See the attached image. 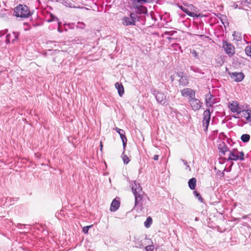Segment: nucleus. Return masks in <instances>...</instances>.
Returning a JSON list of instances; mask_svg holds the SVG:
<instances>
[{
  "instance_id": "nucleus-1",
  "label": "nucleus",
  "mask_w": 251,
  "mask_h": 251,
  "mask_svg": "<svg viewBox=\"0 0 251 251\" xmlns=\"http://www.w3.org/2000/svg\"><path fill=\"white\" fill-rule=\"evenodd\" d=\"M132 191L135 197V204L134 207L140 206H142L141 202L143 199V196L144 192L142 190L140 183H137L136 181H134L131 184Z\"/></svg>"
},
{
  "instance_id": "nucleus-2",
  "label": "nucleus",
  "mask_w": 251,
  "mask_h": 251,
  "mask_svg": "<svg viewBox=\"0 0 251 251\" xmlns=\"http://www.w3.org/2000/svg\"><path fill=\"white\" fill-rule=\"evenodd\" d=\"M29 8L26 5L19 4L14 9L13 15L22 19L27 18L31 15Z\"/></svg>"
},
{
  "instance_id": "nucleus-3",
  "label": "nucleus",
  "mask_w": 251,
  "mask_h": 251,
  "mask_svg": "<svg viewBox=\"0 0 251 251\" xmlns=\"http://www.w3.org/2000/svg\"><path fill=\"white\" fill-rule=\"evenodd\" d=\"M151 92L158 103L163 105H167L166 95L164 93L159 92L155 89H151Z\"/></svg>"
},
{
  "instance_id": "nucleus-4",
  "label": "nucleus",
  "mask_w": 251,
  "mask_h": 251,
  "mask_svg": "<svg viewBox=\"0 0 251 251\" xmlns=\"http://www.w3.org/2000/svg\"><path fill=\"white\" fill-rule=\"evenodd\" d=\"M223 48L224 49L225 51L229 57L232 56L235 53L234 47L230 43L226 41H223Z\"/></svg>"
},
{
  "instance_id": "nucleus-5",
  "label": "nucleus",
  "mask_w": 251,
  "mask_h": 251,
  "mask_svg": "<svg viewBox=\"0 0 251 251\" xmlns=\"http://www.w3.org/2000/svg\"><path fill=\"white\" fill-rule=\"evenodd\" d=\"M203 126L205 127L204 129V131H206L209 125L210 120L211 119V113L209 109H206L203 114Z\"/></svg>"
},
{
  "instance_id": "nucleus-6",
  "label": "nucleus",
  "mask_w": 251,
  "mask_h": 251,
  "mask_svg": "<svg viewBox=\"0 0 251 251\" xmlns=\"http://www.w3.org/2000/svg\"><path fill=\"white\" fill-rule=\"evenodd\" d=\"M227 74L230 78L236 82L242 81L245 77V75L242 72H230L227 71Z\"/></svg>"
},
{
  "instance_id": "nucleus-7",
  "label": "nucleus",
  "mask_w": 251,
  "mask_h": 251,
  "mask_svg": "<svg viewBox=\"0 0 251 251\" xmlns=\"http://www.w3.org/2000/svg\"><path fill=\"white\" fill-rule=\"evenodd\" d=\"M228 107L232 113L240 114L242 112V109L237 101H232L231 102H229Z\"/></svg>"
},
{
  "instance_id": "nucleus-8",
  "label": "nucleus",
  "mask_w": 251,
  "mask_h": 251,
  "mask_svg": "<svg viewBox=\"0 0 251 251\" xmlns=\"http://www.w3.org/2000/svg\"><path fill=\"white\" fill-rule=\"evenodd\" d=\"M181 95L184 97H189V100L195 97L196 92L191 88H184L180 91Z\"/></svg>"
},
{
  "instance_id": "nucleus-9",
  "label": "nucleus",
  "mask_w": 251,
  "mask_h": 251,
  "mask_svg": "<svg viewBox=\"0 0 251 251\" xmlns=\"http://www.w3.org/2000/svg\"><path fill=\"white\" fill-rule=\"evenodd\" d=\"M189 102L192 108V109L194 111L199 110L201 107V104H202L199 100L196 99L195 97L194 98L190 100Z\"/></svg>"
},
{
  "instance_id": "nucleus-10",
  "label": "nucleus",
  "mask_w": 251,
  "mask_h": 251,
  "mask_svg": "<svg viewBox=\"0 0 251 251\" xmlns=\"http://www.w3.org/2000/svg\"><path fill=\"white\" fill-rule=\"evenodd\" d=\"M115 130L120 135V137H121L122 142H123V149H124V150H125V148H126V145L127 144V139L125 135V131L124 130L121 129L117 127H115Z\"/></svg>"
},
{
  "instance_id": "nucleus-11",
  "label": "nucleus",
  "mask_w": 251,
  "mask_h": 251,
  "mask_svg": "<svg viewBox=\"0 0 251 251\" xmlns=\"http://www.w3.org/2000/svg\"><path fill=\"white\" fill-rule=\"evenodd\" d=\"M177 7L180 8L183 12L185 13L187 15L191 17H201V14L200 13L196 14L193 12L190 11L187 8L184 7L181 5H179V4H177Z\"/></svg>"
},
{
  "instance_id": "nucleus-12",
  "label": "nucleus",
  "mask_w": 251,
  "mask_h": 251,
  "mask_svg": "<svg viewBox=\"0 0 251 251\" xmlns=\"http://www.w3.org/2000/svg\"><path fill=\"white\" fill-rule=\"evenodd\" d=\"M19 37V33L13 32L12 33H8L6 36L5 42L6 44H9L11 42L13 43Z\"/></svg>"
},
{
  "instance_id": "nucleus-13",
  "label": "nucleus",
  "mask_w": 251,
  "mask_h": 251,
  "mask_svg": "<svg viewBox=\"0 0 251 251\" xmlns=\"http://www.w3.org/2000/svg\"><path fill=\"white\" fill-rule=\"evenodd\" d=\"M238 151L236 149H233L230 151L228 158H227V161H237L238 160Z\"/></svg>"
},
{
  "instance_id": "nucleus-14",
  "label": "nucleus",
  "mask_w": 251,
  "mask_h": 251,
  "mask_svg": "<svg viewBox=\"0 0 251 251\" xmlns=\"http://www.w3.org/2000/svg\"><path fill=\"white\" fill-rule=\"evenodd\" d=\"M206 105L207 107H212L216 102L215 99L213 98V96L210 93L207 94L205 97Z\"/></svg>"
},
{
  "instance_id": "nucleus-15",
  "label": "nucleus",
  "mask_w": 251,
  "mask_h": 251,
  "mask_svg": "<svg viewBox=\"0 0 251 251\" xmlns=\"http://www.w3.org/2000/svg\"><path fill=\"white\" fill-rule=\"evenodd\" d=\"M218 149L219 150L220 153L221 154V155H225L227 151L229 152V150L228 149V148L226 145V144L224 142L220 144L218 146Z\"/></svg>"
},
{
  "instance_id": "nucleus-16",
  "label": "nucleus",
  "mask_w": 251,
  "mask_h": 251,
  "mask_svg": "<svg viewBox=\"0 0 251 251\" xmlns=\"http://www.w3.org/2000/svg\"><path fill=\"white\" fill-rule=\"evenodd\" d=\"M240 114H241L242 117H244L246 118L247 121L248 122H251V110H242Z\"/></svg>"
},
{
  "instance_id": "nucleus-17",
  "label": "nucleus",
  "mask_w": 251,
  "mask_h": 251,
  "mask_svg": "<svg viewBox=\"0 0 251 251\" xmlns=\"http://www.w3.org/2000/svg\"><path fill=\"white\" fill-rule=\"evenodd\" d=\"M120 204V203L119 201H117L116 199L113 200L111 204L110 208V211L112 212L116 211L119 208Z\"/></svg>"
},
{
  "instance_id": "nucleus-18",
  "label": "nucleus",
  "mask_w": 251,
  "mask_h": 251,
  "mask_svg": "<svg viewBox=\"0 0 251 251\" xmlns=\"http://www.w3.org/2000/svg\"><path fill=\"white\" fill-rule=\"evenodd\" d=\"M123 24L125 25H134L135 23H134L133 20L131 19L129 17H124L123 19Z\"/></svg>"
},
{
  "instance_id": "nucleus-19",
  "label": "nucleus",
  "mask_w": 251,
  "mask_h": 251,
  "mask_svg": "<svg viewBox=\"0 0 251 251\" xmlns=\"http://www.w3.org/2000/svg\"><path fill=\"white\" fill-rule=\"evenodd\" d=\"M115 87L118 90V93L120 97H122L124 94V88L122 83L116 82Z\"/></svg>"
},
{
  "instance_id": "nucleus-20",
  "label": "nucleus",
  "mask_w": 251,
  "mask_h": 251,
  "mask_svg": "<svg viewBox=\"0 0 251 251\" xmlns=\"http://www.w3.org/2000/svg\"><path fill=\"white\" fill-rule=\"evenodd\" d=\"M178 81L179 85H182V86H187L189 83V80L187 78V75H186L184 76H181Z\"/></svg>"
},
{
  "instance_id": "nucleus-21",
  "label": "nucleus",
  "mask_w": 251,
  "mask_h": 251,
  "mask_svg": "<svg viewBox=\"0 0 251 251\" xmlns=\"http://www.w3.org/2000/svg\"><path fill=\"white\" fill-rule=\"evenodd\" d=\"M197 180L195 178L193 177L188 181V186L191 190H195L196 186Z\"/></svg>"
},
{
  "instance_id": "nucleus-22",
  "label": "nucleus",
  "mask_w": 251,
  "mask_h": 251,
  "mask_svg": "<svg viewBox=\"0 0 251 251\" xmlns=\"http://www.w3.org/2000/svg\"><path fill=\"white\" fill-rule=\"evenodd\" d=\"M250 135L248 134H243L241 136V140L244 143H247L250 140Z\"/></svg>"
},
{
  "instance_id": "nucleus-23",
  "label": "nucleus",
  "mask_w": 251,
  "mask_h": 251,
  "mask_svg": "<svg viewBox=\"0 0 251 251\" xmlns=\"http://www.w3.org/2000/svg\"><path fill=\"white\" fill-rule=\"evenodd\" d=\"M152 222V219L151 217H148L145 222H144V226L146 228H149L151 226Z\"/></svg>"
},
{
  "instance_id": "nucleus-24",
  "label": "nucleus",
  "mask_w": 251,
  "mask_h": 251,
  "mask_svg": "<svg viewBox=\"0 0 251 251\" xmlns=\"http://www.w3.org/2000/svg\"><path fill=\"white\" fill-rule=\"evenodd\" d=\"M137 13H136L135 12L133 13H131L130 14V17L129 18H131V19L133 20L134 21V23H135V21L137 20V21H139V17L137 16Z\"/></svg>"
},
{
  "instance_id": "nucleus-25",
  "label": "nucleus",
  "mask_w": 251,
  "mask_h": 251,
  "mask_svg": "<svg viewBox=\"0 0 251 251\" xmlns=\"http://www.w3.org/2000/svg\"><path fill=\"white\" fill-rule=\"evenodd\" d=\"M193 194L196 197V198L198 199L199 201H200L201 202H202L203 199L198 192H197V191H194Z\"/></svg>"
},
{
  "instance_id": "nucleus-26",
  "label": "nucleus",
  "mask_w": 251,
  "mask_h": 251,
  "mask_svg": "<svg viewBox=\"0 0 251 251\" xmlns=\"http://www.w3.org/2000/svg\"><path fill=\"white\" fill-rule=\"evenodd\" d=\"M245 50L246 54L250 56L251 58V45L246 47Z\"/></svg>"
},
{
  "instance_id": "nucleus-27",
  "label": "nucleus",
  "mask_w": 251,
  "mask_h": 251,
  "mask_svg": "<svg viewBox=\"0 0 251 251\" xmlns=\"http://www.w3.org/2000/svg\"><path fill=\"white\" fill-rule=\"evenodd\" d=\"M239 155L238 154V160L240 161H244L245 160L244 158V153L243 151H238Z\"/></svg>"
},
{
  "instance_id": "nucleus-28",
  "label": "nucleus",
  "mask_w": 251,
  "mask_h": 251,
  "mask_svg": "<svg viewBox=\"0 0 251 251\" xmlns=\"http://www.w3.org/2000/svg\"><path fill=\"white\" fill-rule=\"evenodd\" d=\"M64 4L65 6L70 8H77V7L74 6L73 4L71 2H67L65 1L64 2ZM78 8H79V7H78Z\"/></svg>"
},
{
  "instance_id": "nucleus-29",
  "label": "nucleus",
  "mask_w": 251,
  "mask_h": 251,
  "mask_svg": "<svg viewBox=\"0 0 251 251\" xmlns=\"http://www.w3.org/2000/svg\"><path fill=\"white\" fill-rule=\"evenodd\" d=\"M92 226H93V225H90V226H84L83 227V229H82L83 232L85 234H87L88 233V231H89V229L91 227H92Z\"/></svg>"
},
{
  "instance_id": "nucleus-30",
  "label": "nucleus",
  "mask_w": 251,
  "mask_h": 251,
  "mask_svg": "<svg viewBox=\"0 0 251 251\" xmlns=\"http://www.w3.org/2000/svg\"><path fill=\"white\" fill-rule=\"evenodd\" d=\"M122 158L124 164H127L128 163L129 159L127 155H124V156H122Z\"/></svg>"
},
{
  "instance_id": "nucleus-31",
  "label": "nucleus",
  "mask_w": 251,
  "mask_h": 251,
  "mask_svg": "<svg viewBox=\"0 0 251 251\" xmlns=\"http://www.w3.org/2000/svg\"><path fill=\"white\" fill-rule=\"evenodd\" d=\"M181 161L183 163L184 165L186 166V170H188L189 171H191L190 167L189 165L188 164L187 161L183 159H181Z\"/></svg>"
},
{
  "instance_id": "nucleus-32",
  "label": "nucleus",
  "mask_w": 251,
  "mask_h": 251,
  "mask_svg": "<svg viewBox=\"0 0 251 251\" xmlns=\"http://www.w3.org/2000/svg\"><path fill=\"white\" fill-rule=\"evenodd\" d=\"M189 6V8H187L190 11H192H192H197V8L195 6H194L192 4H191V5H188Z\"/></svg>"
},
{
  "instance_id": "nucleus-33",
  "label": "nucleus",
  "mask_w": 251,
  "mask_h": 251,
  "mask_svg": "<svg viewBox=\"0 0 251 251\" xmlns=\"http://www.w3.org/2000/svg\"><path fill=\"white\" fill-rule=\"evenodd\" d=\"M153 245L148 246L145 248V250L146 251H153Z\"/></svg>"
},
{
  "instance_id": "nucleus-34",
  "label": "nucleus",
  "mask_w": 251,
  "mask_h": 251,
  "mask_svg": "<svg viewBox=\"0 0 251 251\" xmlns=\"http://www.w3.org/2000/svg\"><path fill=\"white\" fill-rule=\"evenodd\" d=\"M191 70L196 73L200 72V69L198 68H196V67H194L192 66V67H191Z\"/></svg>"
},
{
  "instance_id": "nucleus-35",
  "label": "nucleus",
  "mask_w": 251,
  "mask_h": 251,
  "mask_svg": "<svg viewBox=\"0 0 251 251\" xmlns=\"http://www.w3.org/2000/svg\"><path fill=\"white\" fill-rule=\"evenodd\" d=\"M176 75H177V76H178V77H180L181 78V76L182 77L184 76V75H186V74H184L183 72H179L177 73H176Z\"/></svg>"
},
{
  "instance_id": "nucleus-36",
  "label": "nucleus",
  "mask_w": 251,
  "mask_h": 251,
  "mask_svg": "<svg viewBox=\"0 0 251 251\" xmlns=\"http://www.w3.org/2000/svg\"><path fill=\"white\" fill-rule=\"evenodd\" d=\"M26 226H28V225H23V224H19L17 225V227L18 228H21V229H23L22 226L25 227Z\"/></svg>"
},
{
  "instance_id": "nucleus-37",
  "label": "nucleus",
  "mask_w": 251,
  "mask_h": 251,
  "mask_svg": "<svg viewBox=\"0 0 251 251\" xmlns=\"http://www.w3.org/2000/svg\"><path fill=\"white\" fill-rule=\"evenodd\" d=\"M7 31V30L0 31V36L1 37L2 36L4 35Z\"/></svg>"
},
{
  "instance_id": "nucleus-38",
  "label": "nucleus",
  "mask_w": 251,
  "mask_h": 251,
  "mask_svg": "<svg viewBox=\"0 0 251 251\" xmlns=\"http://www.w3.org/2000/svg\"><path fill=\"white\" fill-rule=\"evenodd\" d=\"M192 54L195 57H198V53L197 52V51L195 50H193V51H192Z\"/></svg>"
},
{
  "instance_id": "nucleus-39",
  "label": "nucleus",
  "mask_w": 251,
  "mask_h": 251,
  "mask_svg": "<svg viewBox=\"0 0 251 251\" xmlns=\"http://www.w3.org/2000/svg\"><path fill=\"white\" fill-rule=\"evenodd\" d=\"M59 25H60V23H58V29H57V30L60 33H62L63 32V30L62 28H61L60 27H59Z\"/></svg>"
},
{
  "instance_id": "nucleus-40",
  "label": "nucleus",
  "mask_w": 251,
  "mask_h": 251,
  "mask_svg": "<svg viewBox=\"0 0 251 251\" xmlns=\"http://www.w3.org/2000/svg\"><path fill=\"white\" fill-rule=\"evenodd\" d=\"M183 4L185 6H186L187 8H189V6L188 5H191V4H189L188 3H187V2H185V3H183Z\"/></svg>"
},
{
  "instance_id": "nucleus-41",
  "label": "nucleus",
  "mask_w": 251,
  "mask_h": 251,
  "mask_svg": "<svg viewBox=\"0 0 251 251\" xmlns=\"http://www.w3.org/2000/svg\"><path fill=\"white\" fill-rule=\"evenodd\" d=\"M165 34L166 35H171V36L173 35V34L172 33L171 31H166L165 32Z\"/></svg>"
},
{
  "instance_id": "nucleus-42",
  "label": "nucleus",
  "mask_w": 251,
  "mask_h": 251,
  "mask_svg": "<svg viewBox=\"0 0 251 251\" xmlns=\"http://www.w3.org/2000/svg\"><path fill=\"white\" fill-rule=\"evenodd\" d=\"M153 159L154 160H157L158 159V155H154L153 157Z\"/></svg>"
},
{
  "instance_id": "nucleus-43",
  "label": "nucleus",
  "mask_w": 251,
  "mask_h": 251,
  "mask_svg": "<svg viewBox=\"0 0 251 251\" xmlns=\"http://www.w3.org/2000/svg\"><path fill=\"white\" fill-rule=\"evenodd\" d=\"M78 24L82 25V26H80V28H81L82 29L84 28V26H85V24L83 23H79V22H78Z\"/></svg>"
},
{
  "instance_id": "nucleus-44",
  "label": "nucleus",
  "mask_w": 251,
  "mask_h": 251,
  "mask_svg": "<svg viewBox=\"0 0 251 251\" xmlns=\"http://www.w3.org/2000/svg\"><path fill=\"white\" fill-rule=\"evenodd\" d=\"M234 8H235V9H237V8L240 9V8H241L240 7H238V5L237 4H235V3H234Z\"/></svg>"
},
{
  "instance_id": "nucleus-45",
  "label": "nucleus",
  "mask_w": 251,
  "mask_h": 251,
  "mask_svg": "<svg viewBox=\"0 0 251 251\" xmlns=\"http://www.w3.org/2000/svg\"><path fill=\"white\" fill-rule=\"evenodd\" d=\"M245 1L250 5H251V0H245Z\"/></svg>"
},
{
  "instance_id": "nucleus-46",
  "label": "nucleus",
  "mask_w": 251,
  "mask_h": 251,
  "mask_svg": "<svg viewBox=\"0 0 251 251\" xmlns=\"http://www.w3.org/2000/svg\"><path fill=\"white\" fill-rule=\"evenodd\" d=\"M102 144L101 142H100V150H102Z\"/></svg>"
},
{
  "instance_id": "nucleus-47",
  "label": "nucleus",
  "mask_w": 251,
  "mask_h": 251,
  "mask_svg": "<svg viewBox=\"0 0 251 251\" xmlns=\"http://www.w3.org/2000/svg\"><path fill=\"white\" fill-rule=\"evenodd\" d=\"M233 118H235V119H238V118H240V117H239V116H235V115L233 116Z\"/></svg>"
},
{
  "instance_id": "nucleus-48",
  "label": "nucleus",
  "mask_w": 251,
  "mask_h": 251,
  "mask_svg": "<svg viewBox=\"0 0 251 251\" xmlns=\"http://www.w3.org/2000/svg\"><path fill=\"white\" fill-rule=\"evenodd\" d=\"M247 217H248V215H245V216H243L242 218H243V219H246Z\"/></svg>"
},
{
  "instance_id": "nucleus-49",
  "label": "nucleus",
  "mask_w": 251,
  "mask_h": 251,
  "mask_svg": "<svg viewBox=\"0 0 251 251\" xmlns=\"http://www.w3.org/2000/svg\"><path fill=\"white\" fill-rule=\"evenodd\" d=\"M199 218H198V217H196V218H195V221H199Z\"/></svg>"
},
{
  "instance_id": "nucleus-50",
  "label": "nucleus",
  "mask_w": 251,
  "mask_h": 251,
  "mask_svg": "<svg viewBox=\"0 0 251 251\" xmlns=\"http://www.w3.org/2000/svg\"><path fill=\"white\" fill-rule=\"evenodd\" d=\"M224 20V19H222L221 18V22H222V23L223 24H224V22H223Z\"/></svg>"
},
{
  "instance_id": "nucleus-51",
  "label": "nucleus",
  "mask_w": 251,
  "mask_h": 251,
  "mask_svg": "<svg viewBox=\"0 0 251 251\" xmlns=\"http://www.w3.org/2000/svg\"><path fill=\"white\" fill-rule=\"evenodd\" d=\"M224 175H225V173H224V172H222V176H224Z\"/></svg>"
},
{
  "instance_id": "nucleus-52",
  "label": "nucleus",
  "mask_w": 251,
  "mask_h": 251,
  "mask_svg": "<svg viewBox=\"0 0 251 251\" xmlns=\"http://www.w3.org/2000/svg\"><path fill=\"white\" fill-rule=\"evenodd\" d=\"M13 200H14V199H16V201H18V199H19V198H13Z\"/></svg>"
},
{
  "instance_id": "nucleus-53",
  "label": "nucleus",
  "mask_w": 251,
  "mask_h": 251,
  "mask_svg": "<svg viewBox=\"0 0 251 251\" xmlns=\"http://www.w3.org/2000/svg\"><path fill=\"white\" fill-rule=\"evenodd\" d=\"M236 32H234V33L233 34V36H235Z\"/></svg>"
},
{
  "instance_id": "nucleus-54",
  "label": "nucleus",
  "mask_w": 251,
  "mask_h": 251,
  "mask_svg": "<svg viewBox=\"0 0 251 251\" xmlns=\"http://www.w3.org/2000/svg\"><path fill=\"white\" fill-rule=\"evenodd\" d=\"M167 39H168V40H171V39H172V38H171V37H168V38H167Z\"/></svg>"
},
{
  "instance_id": "nucleus-55",
  "label": "nucleus",
  "mask_w": 251,
  "mask_h": 251,
  "mask_svg": "<svg viewBox=\"0 0 251 251\" xmlns=\"http://www.w3.org/2000/svg\"><path fill=\"white\" fill-rule=\"evenodd\" d=\"M250 221L251 222V219H250Z\"/></svg>"
},
{
  "instance_id": "nucleus-56",
  "label": "nucleus",
  "mask_w": 251,
  "mask_h": 251,
  "mask_svg": "<svg viewBox=\"0 0 251 251\" xmlns=\"http://www.w3.org/2000/svg\"><path fill=\"white\" fill-rule=\"evenodd\" d=\"M250 153H251V151H250Z\"/></svg>"
},
{
  "instance_id": "nucleus-57",
  "label": "nucleus",
  "mask_w": 251,
  "mask_h": 251,
  "mask_svg": "<svg viewBox=\"0 0 251 251\" xmlns=\"http://www.w3.org/2000/svg\"><path fill=\"white\" fill-rule=\"evenodd\" d=\"M250 215H251V214Z\"/></svg>"
}]
</instances>
